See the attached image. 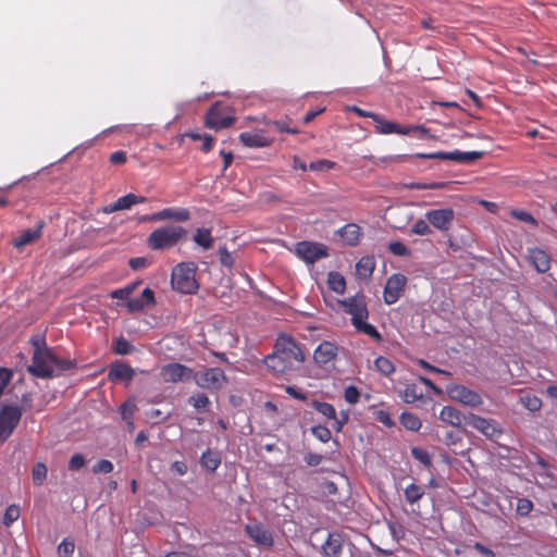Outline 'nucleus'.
<instances>
[{"instance_id":"obj_1","label":"nucleus","mask_w":557,"mask_h":557,"mask_svg":"<svg viewBox=\"0 0 557 557\" xmlns=\"http://www.w3.org/2000/svg\"><path fill=\"white\" fill-rule=\"evenodd\" d=\"M305 360L301 346L292 336L280 335L273 352L265 357L264 363L273 374L284 375L299 369Z\"/></svg>"},{"instance_id":"obj_2","label":"nucleus","mask_w":557,"mask_h":557,"mask_svg":"<svg viewBox=\"0 0 557 557\" xmlns=\"http://www.w3.org/2000/svg\"><path fill=\"white\" fill-rule=\"evenodd\" d=\"M196 271L197 267L194 262H182L175 265L171 274L172 288L181 294H195L199 288Z\"/></svg>"},{"instance_id":"obj_3","label":"nucleus","mask_w":557,"mask_h":557,"mask_svg":"<svg viewBox=\"0 0 557 557\" xmlns=\"http://www.w3.org/2000/svg\"><path fill=\"white\" fill-rule=\"evenodd\" d=\"M186 231L182 226H162L150 233L148 246L152 250H162L174 247L185 236Z\"/></svg>"},{"instance_id":"obj_4","label":"nucleus","mask_w":557,"mask_h":557,"mask_svg":"<svg viewBox=\"0 0 557 557\" xmlns=\"http://www.w3.org/2000/svg\"><path fill=\"white\" fill-rule=\"evenodd\" d=\"M23 408L17 405H3L0 408V442H5L18 425Z\"/></svg>"},{"instance_id":"obj_5","label":"nucleus","mask_w":557,"mask_h":557,"mask_svg":"<svg viewBox=\"0 0 557 557\" xmlns=\"http://www.w3.org/2000/svg\"><path fill=\"white\" fill-rule=\"evenodd\" d=\"M52 350L48 348L41 349L36 347L33 355L32 364L27 367V371L39 379H49L53 376Z\"/></svg>"},{"instance_id":"obj_6","label":"nucleus","mask_w":557,"mask_h":557,"mask_svg":"<svg viewBox=\"0 0 557 557\" xmlns=\"http://www.w3.org/2000/svg\"><path fill=\"white\" fill-rule=\"evenodd\" d=\"M193 380L199 387L209 391H219L227 382L226 375L221 368H208L198 372L194 371Z\"/></svg>"},{"instance_id":"obj_7","label":"nucleus","mask_w":557,"mask_h":557,"mask_svg":"<svg viewBox=\"0 0 557 557\" xmlns=\"http://www.w3.org/2000/svg\"><path fill=\"white\" fill-rule=\"evenodd\" d=\"M338 305L344 311L351 315V324H356L362 319H368L369 311L367 308L366 298L362 294L355 295L352 297L338 300Z\"/></svg>"},{"instance_id":"obj_8","label":"nucleus","mask_w":557,"mask_h":557,"mask_svg":"<svg viewBox=\"0 0 557 557\" xmlns=\"http://www.w3.org/2000/svg\"><path fill=\"white\" fill-rule=\"evenodd\" d=\"M449 398L466 406L476 408L483 404L481 395L465 385L450 384L446 387Z\"/></svg>"},{"instance_id":"obj_9","label":"nucleus","mask_w":557,"mask_h":557,"mask_svg":"<svg viewBox=\"0 0 557 557\" xmlns=\"http://www.w3.org/2000/svg\"><path fill=\"white\" fill-rule=\"evenodd\" d=\"M236 117L226 113V108L214 103L206 114V126L211 129H223L232 126Z\"/></svg>"},{"instance_id":"obj_10","label":"nucleus","mask_w":557,"mask_h":557,"mask_svg":"<svg viewBox=\"0 0 557 557\" xmlns=\"http://www.w3.org/2000/svg\"><path fill=\"white\" fill-rule=\"evenodd\" d=\"M484 152L482 151H468V152H461V151H451V152H445V151H437V152H430V153H422L418 152L414 154L416 158L419 159H440V160H453L460 163H471L474 162L483 157Z\"/></svg>"},{"instance_id":"obj_11","label":"nucleus","mask_w":557,"mask_h":557,"mask_svg":"<svg viewBox=\"0 0 557 557\" xmlns=\"http://www.w3.org/2000/svg\"><path fill=\"white\" fill-rule=\"evenodd\" d=\"M296 253L307 263H314L321 258L329 256V251L325 245L312 242H299L296 245Z\"/></svg>"},{"instance_id":"obj_12","label":"nucleus","mask_w":557,"mask_h":557,"mask_svg":"<svg viewBox=\"0 0 557 557\" xmlns=\"http://www.w3.org/2000/svg\"><path fill=\"white\" fill-rule=\"evenodd\" d=\"M338 346L330 341L321 342L313 351V360L320 368H329L334 364L337 355Z\"/></svg>"},{"instance_id":"obj_13","label":"nucleus","mask_w":557,"mask_h":557,"mask_svg":"<svg viewBox=\"0 0 557 557\" xmlns=\"http://www.w3.org/2000/svg\"><path fill=\"white\" fill-rule=\"evenodd\" d=\"M190 218V212L186 208L169 207L141 219L145 222L175 221L186 222Z\"/></svg>"},{"instance_id":"obj_14","label":"nucleus","mask_w":557,"mask_h":557,"mask_svg":"<svg viewBox=\"0 0 557 557\" xmlns=\"http://www.w3.org/2000/svg\"><path fill=\"white\" fill-rule=\"evenodd\" d=\"M407 278L401 273H395L387 278L383 292L384 302L387 305L395 304L405 290Z\"/></svg>"},{"instance_id":"obj_15","label":"nucleus","mask_w":557,"mask_h":557,"mask_svg":"<svg viewBox=\"0 0 557 557\" xmlns=\"http://www.w3.org/2000/svg\"><path fill=\"white\" fill-rule=\"evenodd\" d=\"M194 370L178 362H172L161 368L160 375L165 383H178L193 379Z\"/></svg>"},{"instance_id":"obj_16","label":"nucleus","mask_w":557,"mask_h":557,"mask_svg":"<svg viewBox=\"0 0 557 557\" xmlns=\"http://www.w3.org/2000/svg\"><path fill=\"white\" fill-rule=\"evenodd\" d=\"M429 223L441 232H447L454 222L455 212L451 208L430 210L425 213Z\"/></svg>"},{"instance_id":"obj_17","label":"nucleus","mask_w":557,"mask_h":557,"mask_svg":"<svg viewBox=\"0 0 557 557\" xmlns=\"http://www.w3.org/2000/svg\"><path fill=\"white\" fill-rule=\"evenodd\" d=\"M466 425L472 426L488 438H492L500 433V430L497 428V424L493 420L476 416L474 413H469L466 417Z\"/></svg>"},{"instance_id":"obj_18","label":"nucleus","mask_w":557,"mask_h":557,"mask_svg":"<svg viewBox=\"0 0 557 557\" xmlns=\"http://www.w3.org/2000/svg\"><path fill=\"white\" fill-rule=\"evenodd\" d=\"M249 537L259 545L270 547L273 545L271 532L259 522L249 523L245 528Z\"/></svg>"},{"instance_id":"obj_19","label":"nucleus","mask_w":557,"mask_h":557,"mask_svg":"<svg viewBox=\"0 0 557 557\" xmlns=\"http://www.w3.org/2000/svg\"><path fill=\"white\" fill-rule=\"evenodd\" d=\"M528 260L540 273H546L550 269V258L543 249H528Z\"/></svg>"},{"instance_id":"obj_20","label":"nucleus","mask_w":557,"mask_h":557,"mask_svg":"<svg viewBox=\"0 0 557 557\" xmlns=\"http://www.w3.org/2000/svg\"><path fill=\"white\" fill-rule=\"evenodd\" d=\"M146 201V197L137 196L135 194L129 193L125 196L117 198L113 203L107 207L104 211L108 213H112L115 211L127 210L131 209V207L134 205L144 203Z\"/></svg>"},{"instance_id":"obj_21","label":"nucleus","mask_w":557,"mask_h":557,"mask_svg":"<svg viewBox=\"0 0 557 557\" xmlns=\"http://www.w3.org/2000/svg\"><path fill=\"white\" fill-rule=\"evenodd\" d=\"M344 546L343 535L338 532L330 533L322 545V552L326 557H341Z\"/></svg>"},{"instance_id":"obj_22","label":"nucleus","mask_w":557,"mask_h":557,"mask_svg":"<svg viewBox=\"0 0 557 557\" xmlns=\"http://www.w3.org/2000/svg\"><path fill=\"white\" fill-rule=\"evenodd\" d=\"M337 234L344 243L350 247L357 246L363 236L361 227L356 223H348L344 225L337 231Z\"/></svg>"},{"instance_id":"obj_23","label":"nucleus","mask_w":557,"mask_h":557,"mask_svg":"<svg viewBox=\"0 0 557 557\" xmlns=\"http://www.w3.org/2000/svg\"><path fill=\"white\" fill-rule=\"evenodd\" d=\"M240 143L249 148H263L269 147L272 143L263 132H244L239 135Z\"/></svg>"},{"instance_id":"obj_24","label":"nucleus","mask_w":557,"mask_h":557,"mask_svg":"<svg viewBox=\"0 0 557 557\" xmlns=\"http://www.w3.org/2000/svg\"><path fill=\"white\" fill-rule=\"evenodd\" d=\"M133 368L125 362H115L111 366L108 372V379L111 382H120V381H132L134 377Z\"/></svg>"},{"instance_id":"obj_25","label":"nucleus","mask_w":557,"mask_h":557,"mask_svg":"<svg viewBox=\"0 0 557 557\" xmlns=\"http://www.w3.org/2000/svg\"><path fill=\"white\" fill-rule=\"evenodd\" d=\"M373 122L375 123V132L382 135L389 134H398L403 135L404 125H400L396 122L386 120L383 115L377 114L373 116Z\"/></svg>"},{"instance_id":"obj_26","label":"nucleus","mask_w":557,"mask_h":557,"mask_svg":"<svg viewBox=\"0 0 557 557\" xmlns=\"http://www.w3.org/2000/svg\"><path fill=\"white\" fill-rule=\"evenodd\" d=\"M466 417L458 409L453 406H444L440 412V419L453 426H460L466 424Z\"/></svg>"},{"instance_id":"obj_27","label":"nucleus","mask_w":557,"mask_h":557,"mask_svg":"<svg viewBox=\"0 0 557 557\" xmlns=\"http://www.w3.org/2000/svg\"><path fill=\"white\" fill-rule=\"evenodd\" d=\"M374 269L375 261L373 257H361L356 263V275L361 280H368L372 276Z\"/></svg>"},{"instance_id":"obj_28","label":"nucleus","mask_w":557,"mask_h":557,"mask_svg":"<svg viewBox=\"0 0 557 557\" xmlns=\"http://www.w3.org/2000/svg\"><path fill=\"white\" fill-rule=\"evenodd\" d=\"M41 235V226L37 228H27L22 232V234L13 240V246L16 248H22L36 239H38Z\"/></svg>"},{"instance_id":"obj_29","label":"nucleus","mask_w":557,"mask_h":557,"mask_svg":"<svg viewBox=\"0 0 557 557\" xmlns=\"http://www.w3.org/2000/svg\"><path fill=\"white\" fill-rule=\"evenodd\" d=\"M354 327L357 332L362 333L376 343H381L383 341V337L381 333L376 330V327L370 323L367 322V319H362L361 321L354 324Z\"/></svg>"},{"instance_id":"obj_30","label":"nucleus","mask_w":557,"mask_h":557,"mask_svg":"<svg viewBox=\"0 0 557 557\" xmlns=\"http://www.w3.org/2000/svg\"><path fill=\"white\" fill-rule=\"evenodd\" d=\"M327 285L329 288L339 295H343L346 290V281L345 277L336 271H331L327 274Z\"/></svg>"},{"instance_id":"obj_31","label":"nucleus","mask_w":557,"mask_h":557,"mask_svg":"<svg viewBox=\"0 0 557 557\" xmlns=\"http://www.w3.org/2000/svg\"><path fill=\"white\" fill-rule=\"evenodd\" d=\"M519 399L523 407L532 412L539 411L542 407V400L529 392H521Z\"/></svg>"},{"instance_id":"obj_32","label":"nucleus","mask_w":557,"mask_h":557,"mask_svg":"<svg viewBox=\"0 0 557 557\" xmlns=\"http://www.w3.org/2000/svg\"><path fill=\"white\" fill-rule=\"evenodd\" d=\"M424 494V487L414 483L409 484L404 491L405 499L410 505L419 502Z\"/></svg>"},{"instance_id":"obj_33","label":"nucleus","mask_w":557,"mask_h":557,"mask_svg":"<svg viewBox=\"0 0 557 557\" xmlns=\"http://www.w3.org/2000/svg\"><path fill=\"white\" fill-rule=\"evenodd\" d=\"M399 396L406 404H413L420 400L423 394L416 384H408L404 391L399 393Z\"/></svg>"},{"instance_id":"obj_34","label":"nucleus","mask_w":557,"mask_h":557,"mask_svg":"<svg viewBox=\"0 0 557 557\" xmlns=\"http://www.w3.org/2000/svg\"><path fill=\"white\" fill-rule=\"evenodd\" d=\"M201 466L207 470L214 472L221 465V458L216 453L210 449L206 450L200 458Z\"/></svg>"},{"instance_id":"obj_35","label":"nucleus","mask_w":557,"mask_h":557,"mask_svg":"<svg viewBox=\"0 0 557 557\" xmlns=\"http://www.w3.org/2000/svg\"><path fill=\"white\" fill-rule=\"evenodd\" d=\"M189 405H191L198 412H207L210 408L211 401L209 397L203 393H197L188 398Z\"/></svg>"},{"instance_id":"obj_36","label":"nucleus","mask_w":557,"mask_h":557,"mask_svg":"<svg viewBox=\"0 0 557 557\" xmlns=\"http://www.w3.org/2000/svg\"><path fill=\"white\" fill-rule=\"evenodd\" d=\"M193 239L198 246L205 249H210L213 245V238L209 228H197Z\"/></svg>"},{"instance_id":"obj_37","label":"nucleus","mask_w":557,"mask_h":557,"mask_svg":"<svg viewBox=\"0 0 557 557\" xmlns=\"http://www.w3.org/2000/svg\"><path fill=\"white\" fill-rule=\"evenodd\" d=\"M311 406L315 411L321 413L326 419L336 420V410L332 404L313 399L311 401Z\"/></svg>"},{"instance_id":"obj_38","label":"nucleus","mask_w":557,"mask_h":557,"mask_svg":"<svg viewBox=\"0 0 557 557\" xmlns=\"http://www.w3.org/2000/svg\"><path fill=\"white\" fill-rule=\"evenodd\" d=\"M400 424L409 431H419L422 426L421 420L411 412H403L399 417Z\"/></svg>"},{"instance_id":"obj_39","label":"nucleus","mask_w":557,"mask_h":557,"mask_svg":"<svg viewBox=\"0 0 557 557\" xmlns=\"http://www.w3.org/2000/svg\"><path fill=\"white\" fill-rule=\"evenodd\" d=\"M374 367L381 374L385 376H389L395 372L394 363L388 358L383 356H379L374 360Z\"/></svg>"},{"instance_id":"obj_40","label":"nucleus","mask_w":557,"mask_h":557,"mask_svg":"<svg viewBox=\"0 0 557 557\" xmlns=\"http://www.w3.org/2000/svg\"><path fill=\"white\" fill-rule=\"evenodd\" d=\"M404 134L403 135H413L420 139H429L432 138L430 134V129L424 125H404Z\"/></svg>"},{"instance_id":"obj_41","label":"nucleus","mask_w":557,"mask_h":557,"mask_svg":"<svg viewBox=\"0 0 557 557\" xmlns=\"http://www.w3.org/2000/svg\"><path fill=\"white\" fill-rule=\"evenodd\" d=\"M48 469L42 462H37L32 471L33 483L37 486L41 485L47 478Z\"/></svg>"},{"instance_id":"obj_42","label":"nucleus","mask_w":557,"mask_h":557,"mask_svg":"<svg viewBox=\"0 0 557 557\" xmlns=\"http://www.w3.org/2000/svg\"><path fill=\"white\" fill-rule=\"evenodd\" d=\"M134 350L133 345L123 336H120L114 341L113 351L116 355L125 356L129 355Z\"/></svg>"},{"instance_id":"obj_43","label":"nucleus","mask_w":557,"mask_h":557,"mask_svg":"<svg viewBox=\"0 0 557 557\" xmlns=\"http://www.w3.org/2000/svg\"><path fill=\"white\" fill-rule=\"evenodd\" d=\"M20 507L17 505H10L3 515V524L10 527L20 518Z\"/></svg>"},{"instance_id":"obj_44","label":"nucleus","mask_w":557,"mask_h":557,"mask_svg":"<svg viewBox=\"0 0 557 557\" xmlns=\"http://www.w3.org/2000/svg\"><path fill=\"white\" fill-rule=\"evenodd\" d=\"M336 166V163L334 161L327 160V159H321L313 162H310L308 169L310 171H321L326 172Z\"/></svg>"},{"instance_id":"obj_45","label":"nucleus","mask_w":557,"mask_h":557,"mask_svg":"<svg viewBox=\"0 0 557 557\" xmlns=\"http://www.w3.org/2000/svg\"><path fill=\"white\" fill-rule=\"evenodd\" d=\"M290 123L292 122L289 120H277V121L271 122L269 125L275 127V129H277L281 133H287V134L299 133L298 128L292 126Z\"/></svg>"},{"instance_id":"obj_46","label":"nucleus","mask_w":557,"mask_h":557,"mask_svg":"<svg viewBox=\"0 0 557 557\" xmlns=\"http://www.w3.org/2000/svg\"><path fill=\"white\" fill-rule=\"evenodd\" d=\"M120 409L123 420L127 421L129 426L133 428V414L136 410V405L132 401H125L121 405Z\"/></svg>"},{"instance_id":"obj_47","label":"nucleus","mask_w":557,"mask_h":557,"mask_svg":"<svg viewBox=\"0 0 557 557\" xmlns=\"http://www.w3.org/2000/svg\"><path fill=\"white\" fill-rule=\"evenodd\" d=\"M52 367L55 366L58 369L62 371H67L74 369L76 367V361L71 359H61L52 351Z\"/></svg>"},{"instance_id":"obj_48","label":"nucleus","mask_w":557,"mask_h":557,"mask_svg":"<svg viewBox=\"0 0 557 557\" xmlns=\"http://www.w3.org/2000/svg\"><path fill=\"white\" fill-rule=\"evenodd\" d=\"M311 433H312V435L315 438H318L322 443H327L331 440V437H332L330 429L327 426H325V425H314V426H312L311 428Z\"/></svg>"},{"instance_id":"obj_49","label":"nucleus","mask_w":557,"mask_h":557,"mask_svg":"<svg viewBox=\"0 0 557 557\" xmlns=\"http://www.w3.org/2000/svg\"><path fill=\"white\" fill-rule=\"evenodd\" d=\"M136 284L126 285L123 288L114 289L110 293L111 298L128 300L129 296L135 290Z\"/></svg>"},{"instance_id":"obj_50","label":"nucleus","mask_w":557,"mask_h":557,"mask_svg":"<svg viewBox=\"0 0 557 557\" xmlns=\"http://www.w3.org/2000/svg\"><path fill=\"white\" fill-rule=\"evenodd\" d=\"M411 455L425 467L430 468L432 466L430 454L425 449L413 447L411 449Z\"/></svg>"},{"instance_id":"obj_51","label":"nucleus","mask_w":557,"mask_h":557,"mask_svg":"<svg viewBox=\"0 0 557 557\" xmlns=\"http://www.w3.org/2000/svg\"><path fill=\"white\" fill-rule=\"evenodd\" d=\"M431 228L428 224V222L423 219L417 220L413 225L411 226L410 233L416 235H429L431 234Z\"/></svg>"},{"instance_id":"obj_52","label":"nucleus","mask_w":557,"mask_h":557,"mask_svg":"<svg viewBox=\"0 0 557 557\" xmlns=\"http://www.w3.org/2000/svg\"><path fill=\"white\" fill-rule=\"evenodd\" d=\"M533 509V503L528 498H518L516 511L519 516L525 517Z\"/></svg>"},{"instance_id":"obj_53","label":"nucleus","mask_w":557,"mask_h":557,"mask_svg":"<svg viewBox=\"0 0 557 557\" xmlns=\"http://www.w3.org/2000/svg\"><path fill=\"white\" fill-rule=\"evenodd\" d=\"M74 548V542L64 539L58 546V554L60 557H72Z\"/></svg>"},{"instance_id":"obj_54","label":"nucleus","mask_w":557,"mask_h":557,"mask_svg":"<svg viewBox=\"0 0 557 557\" xmlns=\"http://www.w3.org/2000/svg\"><path fill=\"white\" fill-rule=\"evenodd\" d=\"M388 250L395 256L405 257L410 255L408 247L401 242H392L388 245Z\"/></svg>"},{"instance_id":"obj_55","label":"nucleus","mask_w":557,"mask_h":557,"mask_svg":"<svg viewBox=\"0 0 557 557\" xmlns=\"http://www.w3.org/2000/svg\"><path fill=\"white\" fill-rule=\"evenodd\" d=\"M387 524H388L391 535L396 542H399L400 540H403L405 537L406 531H405V528L400 523L389 521Z\"/></svg>"},{"instance_id":"obj_56","label":"nucleus","mask_w":557,"mask_h":557,"mask_svg":"<svg viewBox=\"0 0 557 557\" xmlns=\"http://www.w3.org/2000/svg\"><path fill=\"white\" fill-rule=\"evenodd\" d=\"M510 214H511V216H513L515 219H517L519 221L529 223V224L534 225V226L537 225V221L534 219V216L531 213L527 212V211H523V210H512L510 212Z\"/></svg>"},{"instance_id":"obj_57","label":"nucleus","mask_w":557,"mask_h":557,"mask_svg":"<svg viewBox=\"0 0 557 557\" xmlns=\"http://www.w3.org/2000/svg\"><path fill=\"white\" fill-rule=\"evenodd\" d=\"M359 397H360V392L356 386L349 385L345 388L344 398L348 404H350V405L357 404L359 400Z\"/></svg>"},{"instance_id":"obj_58","label":"nucleus","mask_w":557,"mask_h":557,"mask_svg":"<svg viewBox=\"0 0 557 557\" xmlns=\"http://www.w3.org/2000/svg\"><path fill=\"white\" fill-rule=\"evenodd\" d=\"M374 418L377 422L382 423L386 428H393L395 425V422L391 418V414L385 410L375 411Z\"/></svg>"},{"instance_id":"obj_59","label":"nucleus","mask_w":557,"mask_h":557,"mask_svg":"<svg viewBox=\"0 0 557 557\" xmlns=\"http://www.w3.org/2000/svg\"><path fill=\"white\" fill-rule=\"evenodd\" d=\"M219 258L222 265L226 268H232L234 264V259L232 257V253L227 250L226 247H220L219 248Z\"/></svg>"},{"instance_id":"obj_60","label":"nucleus","mask_w":557,"mask_h":557,"mask_svg":"<svg viewBox=\"0 0 557 557\" xmlns=\"http://www.w3.org/2000/svg\"><path fill=\"white\" fill-rule=\"evenodd\" d=\"M95 473H110L113 471V463L108 459L99 460L92 468Z\"/></svg>"},{"instance_id":"obj_61","label":"nucleus","mask_w":557,"mask_h":557,"mask_svg":"<svg viewBox=\"0 0 557 557\" xmlns=\"http://www.w3.org/2000/svg\"><path fill=\"white\" fill-rule=\"evenodd\" d=\"M86 463V459L82 454H74L69 461V469L77 471L82 469Z\"/></svg>"},{"instance_id":"obj_62","label":"nucleus","mask_w":557,"mask_h":557,"mask_svg":"<svg viewBox=\"0 0 557 557\" xmlns=\"http://www.w3.org/2000/svg\"><path fill=\"white\" fill-rule=\"evenodd\" d=\"M138 298L145 305V307H150L156 304L154 292L149 287H146Z\"/></svg>"},{"instance_id":"obj_63","label":"nucleus","mask_w":557,"mask_h":557,"mask_svg":"<svg viewBox=\"0 0 557 557\" xmlns=\"http://www.w3.org/2000/svg\"><path fill=\"white\" fill-rule=\"evenodd\" d=\"M13 372L12 370L0 367V386L5 389V387L9 385L10 381L12 380Z\"/></svg>"},{"instance_id":"obj_64","label":"nucleus","mask_w":557,"mask_h":557,"mask_svg":"<svg viewBox=\"0 0 557 557\" xmlns=\"http://www.w3.org/2000/svg\"><path fill=\"white\" fill-rule=\"evenodd\" d=\"M305 462L310 467L320 465L323 460V456L317 453H308L304 457Z\"/></svg>"}]
</instances>
